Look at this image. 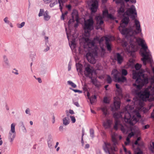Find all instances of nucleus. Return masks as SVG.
Masks as SVG:
<instances>
[{
    "mask_svg": "<svg viewBox=\"0 0 154 154\" xmlns=\"http://www.w3.org/2000/svg\"><path fill=\"white\" fill-rule=\"evenodd\" d=\"M93 24L94 21L91 18L85 20L84 26V29L85 32H86L87 33H88L93 28Z\"/></svg>",
    "mask_w": 154,
    "mask_h": 154,
    "instance_id": "1a4fd4ad",
    "label": "nucleus"
},
{
    "mask_svg": "<svg viewBox=\"0 0 154 154\" xmlns=\"http://www.w3.org/2000/svg\"><path fill=\"white\" fill-rule=\"evenodd\" d=\"M108 18H109L110 19H113L114 17L111 14H108V15L106 16Z\"/></svg>",
    "mask_w": 154,
    "mask_h": 154,
    "instance_id": "a18cd8bd",
    "label": "nucleus"
},
{
    "mask_svg": "<svg viewBox=\"0 0 154 154\" xmlns=\"http://www.w3.org/2000/svg\"><path fill=\"white\" fill-rule=\"evenodd\" d=\"M58 3L57 1H55L53 3H51L50 5V6L51 7H54L55 5L57 4Z\"/></svg>",
    "mask_w": 154,
    "mask_h": 154,
    "instance_id": "4c0bfd02",
    "label": "nucleus"
},
{
    "mask_svg": "<svg viewBox=\"0 0 154 154\" xmlns=\"http://www.w3.org/2000/svg\"><path fill=\"white\" fill-rule=\"evenodd\" d=\"M63 123L65 125H68L70 122V120L68 117H66L64 118L63 120Z\"/></svg>",
    "mask_w": 154,
    "mask_h": 154,
    "instance_id": "4be33fe9",
    "label": "nucleus"
},
{
    "mask_svg": "<svg viewBox=\"0 0 154 154\" xmlns=\"http://www.w3.org/2000/svg\"><path fill=\"white\" fill-rule=\"evenodd\" d=\"M147 88H149L148 90L150 94H151L152 95H154V86L152 87V85H150Z\"/></svg>",
    "mask_w": 154,
    "mask_h": 154,
    "instance_id": "b1692460",
    "label": "nucleus"
},
{
    "mask_svg": "<svg viewBox=\"0 0 154 154\" xmlns=\"http://www.w3.org/2000/svg\"><path fill=\"white\" fill-rule=\"evenodd\" d=\"M89 99L91 103L92 104L96 101V97L95 95L92 96L89 98Z\"/></svg>",
    "mask_w": 154,
    "mask_h": 154,
    "instance_id": "393cba45",
    "label": "nucleus"
},
{
    "mask_svg": "<svg viewBox=\"0 0 154 154\" xmlns=\"http://www.w3.org/2000/svg\"><path fill=\"white\" fill-rule=\"evenodd\" d=\"M151 117L154 119V112H152L151 115Z\"/></svg>",
    "mask_w": 154,
    "mask_h": 154,
    "instance_id": "774afa93",
    "label": "nucleus"
},
{
    "mask_svg": "<svg viewBox=\"0 0 154 154\" xmlns=\"http://www.w3.org/2000/svg\"><path fill=\"white\" fill-rule=\"evenodd\" d=\"M71 121H72V123H74L75 122V119L74 116H70Z\"/></svg>",
    "mask_w": 154,
    "mask_h": 154,
    "instance_id": "37998d69",
    "label": "nucleus"
},
{
    "mask_svg": "<svg viewBox=\"0 0 154 154\" xmlns=\"http://www.w3.org/2000/svg\"><path fill=\"white\" fill-rule=\"evenodd\" d=\"M128 74V72L127 70L125 69H123L122 70V76L126 75Z\"/></svg>",
    "mask_w": 154,
    "mask_h": 154,
    "instance_id": "7c9ffc66",
    "label": "nucleus"
},
{
    "mask_svg": "<svg viewBox=\"0 0 154 154\" xmlns=\"http://www.w3.org/2000/svg\"><path fill=\"white\" fill-rule=\"evenodd\" d=\"M103 16L106 17L109 14L108 10L105 9L103 12Z\"/></svg>",
    "mask_w": 154,
    "mask_h": 154,
    "instance_id": "f704fd0d",
    "label": "nucleus"
},
{
    "mask_svg": "<svg viewBox=\"0 0 154 154\" xmlns=\"http://www.w3.org/2000/svg\"><path fill=\"white\" fill-rule=\"evenodd\" d=\"M89 145L88 144H86L85 145V148H88L89 147Z\"/></svg>",
    "mask_w": 154,
    "mask_h": 154,
    "instance_id": "e2e57ef3",
    "label": "nucleus"
},
{
    "mask_svg": "<svg viewBox=\"0 0 154 154\" xmlns=\"http://www.w3.org/2000/svg\"><path fill=\"white\" fill-rule=\"evenodd\" d=\"M106 37H103L100 38L97 37L94 38L93 40H91L88 38L84 39V43L87 45L89 48H94V50L91 52H88L86 54V57L88 61L91 63L94 64L96 62L95 58L97 56V53L96 50V47H94L95 44L98 43L100 44Z\"/></svg>",
    "mask_w": 154,
    "mask_h": 154,
    "instance_id": "20e7f679",
    "label": "nucleus"
},
{
    "mask_svg": "<svg viewBox=\"0 0 154 154\" xmlns=\"http://www.w3.org/2000/svg\"><path fill=\"white\" fill-rule=\"evenodd\" d=\"M50 49V48L49 47H47V48H46V49L44 50V51H45V52H46L47 51H48V50H49Z\"/></svg>",
    "mask_w": 154,
    "mask_h": 154,
    "instance_id": "338daca9",
    "label": "nucleus"
},
{
    "mask_svg": "<svg viewBox=\"0 0 154 154\" xmlns=\"http://www.w3.org/2000/svg\"><path fill=\"white\" fill-rule=\"evenodd\" d=\"M135 61V60L133 58H131L129 60V62L127 63V64L129 66H131Z\"/></svg>",
    "mask_w": 154,
    "mask_h": 154,
    "instance_id": "bb28decb",
    "label": "nucleus"
},
{
    "mask_svg": "<svg viewBox=\"0 0 154 154\" xmlns=\"http://www.w3.org/2000/svg\"><path fill=\"white\" fill-rule=\"evenodd\" d=\"M98 6L97 1L96 0L92 1V3L91 5V10L92 13H94L97 11Z\"/></svg>",
    "mask_w": 154,
    "mask_h": 154,
    "instance_id": "dca6fc26",
    "label": "nucleus"
},
{
    "mask_svg": "<svg viewBox=\"0 0 154 154\" xmlns=\"http://www.w3.org/2000/svg\"><path fill=\"white\" fill-rule=\"evenodd\" d=\"M85 130L84 129H83L82 131V140L83 141V137L84 135Z\"/></svg>",
    "mask_w": 154,
    "mask_h": 154,
    "instance_id": "864d4df0",
    "label": "nucleus"
},
{
    "mask_svg": "<svg viewBox=\"0 0 154 154\" xmlns=\"http://www.w3.org/2000/svg\"><path fill=\"white\" fill-rule=\"evenodd\" d=\"M114 38L113 36H112L110 38L106 37L105 38V44L106 45V47L108 51H110L111 49V45L110 44V42L111 40L114 39Z\"/></svg>",
    "mask_w": 154,
    "mask_h": 154,
    "instance_id": "f3484780",
    "label": "nucleus"
},
{
    "mask_svg": "<svg viewBox=\"0 0 154 154\" xmlns=\"http://www.w3.org/2000/svg\"><path fill=\"white\" fill-rule=\"evenodd\" d=\"M134 132H131L128 134V137L131 138L132 136H134Z\"/></svg>",
    "mask_w": 154,
    "mask_h": 154,
    "instance_id": "c03bdc74",
    "label": "nucleus"
},
{
    "mask_svg": "<svg viewBox=\"0 0 154 154\" xmlns=\"http://www.w3.org/2000/svg\"><path fill=\"white\" fill-rule=\"evenodd\" d=\"M69 113L71 114H73L74 113V112L73 110L70 109L69 110Z\"/></svg>",
    "mask_w": 154,
    "mask_h": 154,
    "instance_id": "052dcab7",
    "label": "nucleus"
},
{
    "mask_svg": "<svg viewBox=\"0 0 154 154\" xmlns=\"http://www.w3.org/2000/svg\"><path fill=\"white\" fill-rule=\"evenodd\" d=\"M141 64L137 63L135 66V67L137 71L134 72L133 73V78L136 79L134 85L136 86L138 89H141L145 85H146L149 82V79L148 77L147 74L144 73V70H139L141 67Z\"/></svg>",
    "mask_w": 154,
    "mask_h": 154,
    "instance_id": "7ed1b4c3",
    "label": "nucleus"
},
{
    "mask_svg": "<svg viewBox=\"0 0 154 154\" xmlns=\"http://www.w3.org/2000/svg\"><path fill=\"white\" fill-rule=\"evenodd\" d=\"M72 18L70 19L68 22V27H70L72 26V23L76 21L78 23L79 21V17L78 11L76 10H74L72 13Z\"/></svg>",
    "mask_w": 154,
    "mask_h": 154,
    "instance_id": "9b49d317",
    "label": "nucleus"
},
{
    "mask_svg": "<svg viewBox=\"0 0 154 154\" xmlns=\"http://www.w3.org/2000/svg\"><path fill=\"white\" fill-rule=\"evenodd\" d=\"M149 88H146L143 91L139 93L138 95L143 101H145L148 98L150 95V93L148 90Z\"/></svg>",
    "mask_w": 154,
    "mask_h": 154,
    "instance_id": "ddd939ff",
    "label": "nucleus"
},
{
    "mask_svg": "<svg viewBox=\"0 0 154 154\" xmlns=\"http://www.w3.org/2000/svg\"><path fill=\"white\" fill-rule=\"evenodd\" d=\"M89 78L91 79V81L92 83L95 86H98L97 84V81L96 79L92 78V76H91V77Z\"/></svg>",
    "mask_w": 154,
    "mask_h": 154,
    "instance_id": "cd10ccee",
    "label": "nucleus"
},
{
    "mask_svg": "<svg viewBox=\"0 0 154 154\" xmlns=\"http://www.w3.org/2000/svg\"><path fill=\"white\" fill-rule=\"evenodd\" d=\"M142 152L140 150L139 151L136 153L135 154H142Z\"/></svg>",
    "mask_w": 154,
    "mask_h": 154,
    "instance_id": "0e129e2a",
    "label": "nucleus"
},
{
    "mask_svg": "<svg viewBox=\"0 0 154 154\" xmlns=\"http://www.w3.org/2000/svg\"><path fill=\"white\" fill-rule=\"evenodd\" d=\"M48 147L49 148H51L52 145L51 144V141L50 140H49L48 141Z\"/></svg>",
    "mask_w": 154,
    "mask_h": 154,
    "instance_id": "49530a36",
    "label": "nucleus"
},
{
    "mask_svg": "<svg viewBox=\"0 0 154 154\" xmlns=\"http://www.w3.org/2000/svg\"><path fill=\"white\" fill-rule=\"evenodd\" d=\"M113 59L117 61L119 64H121L124 60V57L120 54L117 53L114 54Z\"/></svg>",
    "mask_w": 154,
    "mask_h": 154,
    "instance_id": "2eb2a0df",
    "label": "nucleus"
},
{
    "mask_svg": "<svg viewBox=\"0 0 154 154\" xmlns=\"http://www.w3.org/2000/svg\"><path fill=\"white\" fill-rule=\"evenodd\" d=\"M48 12L46 11L43 14L44 19L46 20H48L50 18V17L48 14Z\"/></svg>",
    "mask_w": 154,
    "mask_h": 154,
    "instance_id": "a878e982",
    "label": "nucleus"
},
{
    "mask_svg": "<svg viewBox=\"0 0 154 154\" xmlns=\"http://www.w3.org/2000/svg\"><path fill=\"white\" fill-rule=\"evenodd\" d=\"M117 97H115L114 98V105L116 109H118L120 108V103L118 100Z\"/></svg>",
    "mask_w": 154,
    "mask_h": 154,
    "instance_id": "aec40b11",
    "label": "nucleus"
},
{
    "mask_svg": "<svg viewBox=\"0 0 154 154\" xmlns=\"http://www.w3.org/2000/svg\"><path fill=\"white\" fill-rule=\"evenodd\" d=\"M97 25L99 24L100 26H101L103 23V18L101 16H97L95 18Z\"/></svg>",
    "mask_w": 154,
    "mask_h": 154,
    "instance_id": "6ab92c4d",
    "label": "nucleus"
},
{
    "mask_svg": "<svg viewBox=\"0 0 154 154\" xmlns=\"http://www.w3.org/2000/svg\"><path fill=\"white\" fill-rule=\"evenodd\" d=\"M4 20L6 23H9V21L8 20V18L7 17L4 19Z\"/></svg>",
    "mask_w": 154,
    "mask_h": 154,
    "instance_id": "de8ad7c7",
    "label": "nucleus"
},
{
    "mask_svg": "<svg viewBox=\"0 0 154 154\" xmlns=\"http://www.w3.org/2000/svg\"><path fill=\"white\" fill-rule=\"evenodd\" d=\"M149 125H147L143 126V129H145L149 128Z\"/></svg>",
    "mask_w": 154,
    "mask_h": 154,
    "instance_id": "3c124183",
    "label": "nucleus"
},
{
    "mask_svg": "<svg viewBox=\"0 0 154 154\" xmlns=\"http://www.w3.org/2000/svg\"><path fill=\"white\" fill-rule=\"evenodd\" d=\"M25 112L26 114H29V115H30V110L29 108H27L25 111Z\"/></svg>",
    "mask_w": 154,
    "mask_h": 154,
    "instance_id": "603ef678",
    "label": "nucleus"
},
{
    "mask_svg": "<svg viewBox=\"0 0 154 154\" xmlns=\"http://www.w3.org/2000/svg\"><path fill=\"white\" fill-rule=\"evenodd\" d=\"M58 3H59L60 9V10L62 12V9L63 6V3L67 1V0H58Z\"/></svg>",
    "mask_w": 154,
    "mask_h": 154,
    "instance_id": "412c9836",
    "label": "nucleus"
},
{
    "mask_svg": "<svg viewBox=\"0 0 154 154\" xmlns=\"http://www.w3.org/2000/svg\"><path fill=\"white\" fill-rule=\"evenodd\" d=\"M71 42V48H72V47L73 48H75L76 47V44L75 43V40L73 39Z\"/></svg>",
    "mask_w": 154,
    "mask_h": 154,
    "instance_id": "72a5a7b5",
    "label": "nucleus"
},
{
    "mask_svg": "<svg viewBox=\"0 0 154 154\" xmlns=\"http://www.w3.org/2000/svg\"><path fill=\"white\" fill-rule=\"evenodd\" d=\"M93 72V70L89 64H88L85 66L84 74L86 76L91 77V76H92Z\"/></svg>",
    "mask_w": 154,
    "mask_h": 154,
    "instance_id": "4468645a",
    "label": "nucleus"
},
{
    "mask_svg": "<svg viewBox=\"0 0 154 154\" xmlns=\"http://www.w3.org/2000/svg\"><path fill=\"white\" fill-rule=\"evenodd\" d=\"M103 101L104 103H108L109 102L108 98L106 97H105L104 98Z\"/></svg>",
    "mask_w": 154,
    "mask_h": 154,
    "instance_id": "a19ab883",
    "label": "nucleus"
},
{
    "mask_svg": "<svg viewBox=\"0 0 154 154\" xmlns=\"http://www.w3.org/2000/svg\"><path fill=\"white\" fill-rule=\"evenodd\" d=\"M67 83L69 85L71 86L73 88H75L76 87V85L71 81H69L67 82Z\"/></svg>",
    "mask_w": 154,
    "mask_h": 154,
    "instance_id": "c756f323",
    "label": "nucleus"
},
{
    "mask_svg": "<svg viewBox=\"0 0 154 154\" xmlns=\"http://www.w3.org/2000/svg\"><path fill=\"white\" fill-rule=\"evenodd\" d=\"M4 60L6 64L7 65H8V60L6 56H4Z\"/></svg>",
    "mask_w": 154,
    "mask_h": 154,
    "instance_id": "e433bc0d",
    "label": "nucleus"
},
{
    "mask_svg": "<svg viewBox=\"0 0 154 154\" xmlns=\"http://www.w3.org/2000/svg\"><path fill=\"white\" fill-rule=\"evenodd\" d=\"M76 66L77 71L80 73L82 72V65L79 63H77L76 64Z\"/></svg>",
    "mask_w": 154,
    "mask_h": 154,
    "instance_id": "5701e85b",
    "label": "nucleus"
},
{
    "mask_svg": "<svg viewBox=\"0 0 154 154\" xmlns=\"http://www.w3.org/2000/svg\"><path fill=\"white\" fill-rule=\"evenodd\" d=\"M39 83H41L42 81L41 79L40 78H38L37 79Z\"/></svg>",
    "mask_w": 154,
    "mask_h": 154,
    "instance_id": "69168bd1",
    "label": "nucleus"
},
{
    "mask_svg": "<svg viewBox=\"0 0 154 154\" xmlns=\"http://www.w3.org/2000/svg\"><path fill=\"white\" fill-rule=\"evenodd\" d=\"M118 137L116 133H112L111 135L112 143L108 142H104V145L103 146V148L106 153L109 154H114V152L118 151V149L117 145L118 144L117 139Z\"/></svg>",
    "mask_w": 154,
    "mask_h": 154,
    "instance_id": "423d86ee",
    "label": "nucleus"
},
{
    "mask_svg": "<svg viewBox=\"0 0 154 154\" xmlns=\"http://www.w3.org/2000/svg\"><path fill=\"white\" fill-rule=\"evenodd\" d=\"M59 129L60 131H62L63 130V127L62 126H60L59 128Z\"/></svg>",
    "mask_w": 154,
    "mask_h": 154,
    "instance_id": "4d7b16f0",
    "label": "nucleus"
},
{
    "mask_svg": "<svg viewBox=\"0 0 154 154\" xmlns=\"http://www.w3.org/2000/svg\"><path fill=\"white\" fill-rule=\"evenodd\" d=\"M90 136L93 138L94 136V131L93 129H91L90 130Z\"/></svg>",
    "mask_w": 154,
    "mask_h": 154,
    "instance_id": "473e14b6",
    "label": "nucleus"
},
{
    "mask_svg": "<svg viewBox=\"0 0 154 154\" xmlns=\"http://www.w3.org/2000/svg\"><path fill=\"white\" fill-rule=\"evenodd\" d=\"M13 72L16 75H18V73L17 72V70L15 69H14V71H13Z\"/></svg>",
    "mask_w": 154,
    "mask_h": 154,
    "instance_id": "5fc2aeb1",
    "label": "nucleus"
},
{
    "mask_svg": "<svg viewBox=\"0 0 154 154\" xmlns=\"http://www.w3.org/2000/svg\"><path fill=\"white\" fill-rule=\"evenodd\" d=\"M74 104L75 105L77 106L78 107L79 106V105L78 103L77 102H75L74 103Z\"/></svg>",
    "mask_w": 154,
    "mask_h": 154,
    "instance_id": "bf43d9fd",
    "label": "nucleus"
},
{
    "mask_svg": "<svg viewBox=\"0 0 154 154\" xmlns=\"http://www.w3.org/2000/svg\"><path fill=\"white\" fill-rule=\"evenodd\" d=\"M65 16L64 15V14H62V16H61V19L62 20H64V17Z\"/></svg>",
    "mask_w": 154,
    "mask_h": 154,
    "instance_id": "13d9d810",
    "label": "nucleus"
},
{
    "mask_svg": "<svg viewBox=\"0 0 154 154\" xmlns=\"http://www.w3.org/2000/svg\"><path fill=\"white\" fill-rule=\"evenodd\" d=\"M130 138L128 137H127L126 138V139L127 141L125 142V145H128L129 144V143L130 142Z\"/></svg>",
    "mask_w": 154,
    "mask_h": 154,
    "instance_id": "ea45409f",
    "label": "nucleus"
},
{
    "mask_svg": "<svg viewBox=\"0 0 154 154\" xmlns=\"http://www.w3.org/2000/svg\"><path fill=\"white\" fill-rule=\"evenodd\" d=\"M106 81L109 84H110L112 82V79H111V78L109 75H107Z\"/></svg>",
    "mask_w": 154,
    "mask_h": 154,
    "instance_id": "2f4dec72",
    "label": "nucleus"
},
{
    "mask_svg": "<svg viewBox=\"0 0 154 154\" xmlns=\"http://www.w3.org/2000/svg\"><path fill=\"white\" fill-rule=\"evenodd\" d=\"M101 110L103 112L104 115L106 116L107 113V108L106 106H104L101 108Z\"/></svg>",
    "mask_w": 154,
    "mask_h": 154,
    "instance_id": "c85d7f7f",
    "label": "nucleus"
},
{
    "mask_svg": "<svg viewBox=\"0 0 154 154\" xmlns=\"http://www.w3.org/2000/svg\"><path fill=\"white\" fill-rule=\"evenodd\" d=\"M44 10L43 9H40V12H39V13L38 14V16L39 17L42 16L43 15L44 13Z\"/></svg>",
    "mask_w": 154,
    "mask_h": 154,
    "instance_id": "79ce46f5",
    "label": "nucleus"
},
{
    "mask_svg": "<svg viewBox=\"0 0 154 154\" xmlns=\"http://www.w3.org/2000/svg\"><path fill=\"white\" fill-rule=\"evenodd\" d=\"M134 40L135 42H133L131 40L129 48H126L127 51L129 53L134 52L138 49L139 45L142 48L140 50V53L142 57L141 60L144 64L146 65V62L151 64L153 61L152 56L145 40L139 37H135Z\"/></svg>",
    "mask_w": 154,
    "mask_h": 154,
    "instance_id": "f257e3e1",
    "label": "nucleus"
},
{
    "mask_svg": "<svg viewBox=\"0 0 154 154\" xmlns=\"http://www.w3.org/2000/svg\"><path fill=\"white\" fill-rule=\"evenodd\" d=\"M25 24V22H23L20 24H17V26L19 28H21L24 26Z\"/></svg>",
    "mask_w": 154,
    "mask_h": 154,
    "instance_id": "c9c22d12",
    "label": "nucleus"
},
{
    "mask_svg": "<svg viewBox=\"0 0 154 154\" xmlns=\"http://www.w3.org/2000/svg\"><path fill=\"white\" fill-rule=\"evenodd\" d=\"M116 87L117 88L119 89V91L120 92H121V89L120 88L119 85V84H116Z\"/></svg>",
    "mask_w": 154,
    "mask_h": 154,
    "instance_id": "8fccbe9b",
    "label": "nucleus"
},
{
    "mask_svg": "<svg viewBox=\"0 0 154 154\" xmlns=\"http://www.w3.org/2000/svg\"><path fill=\"white\" fill-rule=\"evenodd\" d=\"M134 144L135 145H138V146H140V145L138 143V141L137 140H136L135 143H134Z\"/></svg>",
    "mask_w": 154,
    "mask_h": 154,
    "instance_id": "680f3d73",
    "label": "nucleus"
},
{
    "mask_svg": "<svg viewBox=\"0 0 154 154\" xmlns=\"http://www.w3.org/2000/svg\"><path fill=\"white\" fill-rule=\"evenodd\" d=\"M129 19L128 17H125L122 20V23L120 24L119 29L122 35L130 36H134L135 35L141 33L142 30L141 28L140 22L136 19L134 20V25L133 26L129 28H125L128 23Z\"/></svg>",
    "mask_w": 154,
    "mask_h": 154,
    "instance_id": "f03ea898",
    "label": "nucleus"
},
{
    "mask_svg": "<svg viewBox=\"0 0 154 154\" xmlns=\"http://www.w3.org/2000/svg\"><path fill=\"white\" fill-rule=\"evenodd\" d=\"M122 113H115L114 114L113 117L115 119V124L113 128L115 130L118 129V127L119 125L121 126V130L122 132L125 133L127 132L128 129L126 126H124L120 124L119 118H122Z\"/></svg>",
    "mask_w": 154,
    "mask_h": 154,
    "instance_id": "6e6552de",
    "label": "nucleus"
},
{
    "mask_svg": "<svg viewBox=\"0 0 154 154\" xmlns=\"http://www.w3.org/2000/svg\"><path fill=\"white\" fill-rule=\"evenodd\" d=\"M151 147V151L153 152L154 150V142H152L150 143Z\"/></svg>",
    "mask_w": 154,
    "mask_h": 154,
    "instance_id": "58836bf2",
    "label": "nucleus"
},
{
    "mask_svg": "<svg viewBox=\"0 0 154 154\" xmlns=\"http://www.w3.org/2000/svg\"><path fill=\"white\" fill-rule=\"evenodd\" d=\"M75 92H79V93H82V91L77 90H75V89H73L72 90Z\"/></svg>",
    "mask_w": 154,
    "mask_h": 154,
    "instance_id": "6e6d98bb",
    "label": "nucleus"
},
{
    "mask_svg": "<svg viewBox=\"0 0 154 154\" xmlns=\"http://www.w3.org/2000/svg\"><path fill=\"white\" fill-rule=\"evenodd\" d=\"M116 4H120V6L118 10V12L119 15H123L125 14L127 15L130 16L131 15H137L136 12V9L134 6L132 5L131 6L127 9L126 11L124 13L125 5L124 2L122 0H116Z\"/></svg>",
    "mask_w": 154,
    "mask_h": 154,
    "instance_id": "0eeeda50",
    "label": "nucleus"
},
{
    "mask_svg": "<svg viewBox=\"0 0 154 154\" xmlns=\"http://www.w3.org/2000/svg\"><path fill=\"white\" fill-rule=\"evenodd\" d=\"M134 103L132 105H128L125 108V114L124 120L125 122L130 126H133L138 122L141 117V116L139 112H134L131 117L130 112H133L134 108Z\"/></svg>",
    "mask_w": 154,
    "mask_h": 154,
    "instance_id": "39448f33",
    "label": "nucleus"
},
{
    "mask_svg": "<svg viewBox=\"0 0 154 154\" xmlns=\"http://www.w3.org/2000/svg\"><path fill=\"white\" fill-rule=\"evenodd\" d=\"M112 121L110 119H107L106 121L103 122V125L106 129L109 128H111Z\"/></svg>",
    "mask_w": 154,
    "mask_h": 154,
    "instance_id": "a211bd4d",
    "label": "nucleus"
},
{
    "mask_svg": "<svg viewBox=\"0 0 154 154\" xmlns=\"http://www.w3.org/2000/svg\"><path fill=\"white\" fill-rule=\"evenodd\" d=\"M15 125H16L14 123H12L11 124V129L8 134V139L11 143H12L16 136V132L15 129Z\"/></svg>",
    "mask_w": 154,
    "mask_h": 154,
    "instance_id": "f8f14e48",
    "label": "nucleus"
},
{
    "mask_svg": "<svg viewBox=\"0 0 154 154\" xmlns=\"http://www.w3.org/2000/svg\"><path fill=\"white\" fill-rule=\"evenodd\" d=\"M44 2L46 4L49 3L53 0H43Z\"/></svg>",
    "mask_w": 154,
    "mask_h": 154,
    "instance_id": "09e8293b",
    "label": "nucleus"
},
{
    "mask_svg": "<svg viewBox=\"0 0 154 154\" xmlns=\"http://www.w3.org/2000/svg\"><path fill=\"white\" fill-rule=\"evenodd\" d=\"M114 73V78L115 81L116 82H123L126 81L127 79L124 76L120 77V73L116 69H114L112 71V74Z\"/></svg>",
    "mask_w": 154,
    "mask_h": 154,
    "instance_id": "9d476101",
    "label": "nucleus"
}]
</instances>
